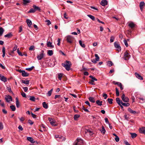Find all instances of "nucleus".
<instances>
[{
    "label": "nucleus",
    "instance_id": "nucleus-1",
    "mask_svg": "<svg viewBox=\"0 0 145 145\" xmlns=\"http://www.w3.org/2000/svg\"><path fill=\"white\" fill-rule=\"evenodd\" d=\"M62 65L67 70L69 71L71 66V63L70 61L67 60L64 63H62Z\"/></svg>",
    "mask_w": 145,
    "mask_h": 145
},
{
    "label": "nucleus",
    "instance_id": "nucleus-2",
    "mask_svg": "<svg viewBox=\"0 0 145 145\" xmlns=\"http://www.w3.org/2000/svg\"><path fill=\"white\" fill-rule=\"evenodd\" d=\"M82 131H83L85 134L89 135L90 136L92 135L93 134V132L89 129H82Z\"/></svg>",
    "mask_w": 145,
    "mask_h": 145
},
{
    "label": "nucleus",
    "instance_id": "nucleus-3",
    "mask_svg": "<svg viewBox=\"0 0 145 145\" xmlns=\"http://www.w3.org/2000/svg\"><path fill=\"white\" fill-rule=\"evenodd\" d=\"M44 55V51L43 50H42L40 54L37 55V58L38 60H40L43 58Z\"/></svg>",
    "mask_w": 145,
    "mask_h": 145
},
{
    "label": "nucleus",
    "instance_id": "nucleus-4",
    "mask_svg": "<svg viewBox=\"0 0 145 145\" xmlns=\"http://www.w3.org/2000/svg\"><path fill=\"white\" fill-rule=\"evenodd\" d=\"M83 140L80 139H77L75 141L74 145H82Z\"/></svg>",
    "mask_w": 145,
    "mask_h": 145
},
{
    "label": "nucleus",
    "instance_id": "nucleus-5",
    "mask_svg": "<svg viewBox=\"0 0 145 145\" xmlns=\"http://www.w3.org/2000/svg\"><path fill=\"white\" fill-rule=\"evenodd\" d=\"M67 42L71 43L73 41L74 39L70 35H68L66 37Z\"/></svg>",
    "mask_w": 145,
    "mask_h": 145
},
{
    "label": "nucleus",
    "instance_id": "nucleus-6",
    "mask_svg": "<svg viewBox=\"0 0 145 145\" xmlns=\"http://www.w3.org/2000/svg\"><path fill=\"white\" fill-rule=\"evenodd\" d=\"M55 137L57 139V140L59 141H61L65 140V138L61 135H55Z\"/></svg>",
    "mask_w": 145,
    "mask_h": 145
},
{
    "label": "nucleus",
    "instance_id": "nucleus-7",
    "mask_svg": "<svg viewBox=\"0 0 145 145\" xmlns=\"http://www.w3.org/2000/svg\"><path fill=\"white\" fill-rule=\"evenodd\" d=\"M130 56V55L127 51H126L124 54L123 58L125 60H127L129 58Z\"/></svg>",
    "mask_w": 145,
    "mask_h": 145
},
{
    "label": "nucleus",
    "instance_id": "nucleus-8",
    "mask_svg": "<svg viewBox=\"0 0 145 145\" xmlns=\"http://www.w3.org/2000/svg\"><path fill=\"white\" fill-rule=\"evenodd\" d=\"M121 99L122 100L125 102H128L129 101V98L127 97H125V95L124 94H123L121 96Z\"/></svg>",
    "mask_w": 145,
    "mask_h": 145
},
{
    "label": "nucleus",
    "instance_id": "nucleus-9",
    "mask_svg": "<svg viewBox=\"0 0 145 145\" xmlns=\"http://www.w3.org/2000/svg\"><path fill=\"white\" fill-rule=\"evenodd\" d=\"M5 99L6 101L7 102H9L10 101H12V97L9 95L6 96L5 97Z\"/></svg>",
    "mask_w": 145,
    "mask_h": 145
},
{
    "label": "nucleus",
    "instance_id": "nucleus-10",
    "mask_svg": "<svg viewBox=\"0 0 145 145\" xmlns=\"http://www.w3.org/2000/svg\"><path fill=\"white\" fill-rule=\"evenodd\" d=\"M114 46L118 51L119 52L121 50V48L120 46L116 42L114 43Z\"/></svg>",
    "mask_w": 145,
    "mask_h": 145
},
{
    "label": "nucleus",
    "instance_id": "nucleus-11",
    "mask_svg": "<svg viewBox=\"0 0 145 145\" xmlns=\"http://www.w3.org/2000/svg\"><path fill=\"white\" fill-rule=\"evenodd\" d=\"M48 120L49 121L50 124L52 125L55 126L56 125L55 124V121L53 120L52 118H48Z\"/></svg>",
    "mask_w": 145,
    "mask_h": 145
},
{
    "label": "nucleus",
    "instance_id": "nucleus-12",
    "mask_svg": "<svg viewBox=\"0 0 145 145\" xmlns=\"http://www.w3.org/2000/svg\"><path fill=\"white\" fill-rule=\"evenodd\" d=\"M128 26L131 28L134 27L135 26V24L132 22H129L128 23Z\"/></svg>",
    "mask_w": 145,
    "mask_h": 145
},
{
    "label": "nucleus",
    "instance_id": "nucleus-13",
    "mask_svg": "<svg viewBox=\"0 0 145 145\" xmlns=\"http://www.w3.org/2000/svg\"><path fill=\"white\" fill-rule=\"evenodd\" d=\"M0 80L4 82L7 81V78L2 76L1 74H0Z\"/></svg>",
    "mask_w": 145,
    "mask_h": 145
},
{
    "label": "nucleus",
    "instance_id": "nucleus-14",
    "mask_svg": "<svg viewBox=\"0 0 145 145\" xmlns=\"http://www.w3.org/2000/svg\"><path fill=\"white\" fill-rule=\"evenodd\" d=\"M145 6V3L144 1L141 2L140 3L139 6L141 10L142 11L143 9V7Z\"/></svg>",
    "mask_w": 145,
    "mask_h": 145
},
{
    "label": "nucleus",
    "instance_id": "nucleus-15",
    "mask_svg": "<svg viewBox=\"0 0 145 145\" xmlns=\"http://www.w3.org/2000/svg\"><path fill=\"white\" fill-rule=\"evenodd\" d=\"M101 4L103 6H105L107 4V1L106 0H103L101 1Z\"/></svg>",
    "mask_w": 145,
    "mask_h": 145
},
{
    "label": "nucleus",
    "instance_id": "nucleus-16",
    "mask_svg": "<svg viewBox=\"0 0 145 145\" xmlns=\"http://www.w3.org/2000/svg\"><path fill=\"white\" fill-rule=\"evenodd\" d=\"M135 75L136 77L138 79H140V80H143V78L139 74L135 73Z\"/></svg>",
    "mask_w": 145,
    "mask_h": 145
},
{
    "label": "nucleus",
    "instance_id": "nucleus-17",
    "mask_svg": "<svg viewBox=\"0 0 145 145\" xmlns=\"http://www.w3.org/2000/svg\"><path fill=\"white\" fill-rule=\"evenodd\" d=\"M26 22L28 26L30 27L32 25V23L31 21L27 19L26 20Z\"/></svg>",
    "mask_w": 145,
    "mask_h": 145
},
{
    "label": "nucleus",
    "instance_id": "nucleus-18",
    "mask_svg": "<svg viewBox=\"0 0 145 145\" xmlns=\"http://www.w3.org/2000/svg\"><path fill=\"white\" fill-rule=\"evenodd\" d=\"M33 7L34 9L35 10V11L38 10V11H40L41 10V9L40 7H38L37 6L35 5H33Z\"/></svg>",
    "mask_w": 145,
    "mask_h": 145
},
{
    "label": "nucleus",
    "instance_id": "nucleus-19",
    "mask_svg": "<svg viewBox=\"0 0 145 145\" xmlns=\"http://www.w3.org/2000/svg\"><path fill=\"white\" fill-rule=\"evenodd\" d=\"M128 110L129 112L133 114H135L137 113L136 111L132 110L130 108H129Z\"/></svg>",
    "mask_w": 145,
    "mask_h": 145
},
{
    "label": "nucleus",
    "instance_id": "nucleus-20",
    "mask_svg": "<svg viewBox=\"0 0 145 145\" xmlns=\"http://www.w3.org/2000/svg\"><path fill=\"white\" fill-rule=\"evenodd\" d=\"M140 132L145 134V127H142L140 129Z\"/></svg>",
    "mask_w": 145,
    "mask_h": 145
},
{
    "label": "nucleus",
    "instance_id": "nucleus-21",
    "mask_svg": "<svg viewBox=\"0 0 145 145\" xmlns=\"http://www.w3.org/2000/svg\"><path fill=\"white\" fill-rule=\"evenodd\" d=\"M47 46L48 47H49L51 48H53L54 47V46L52 45V43L50 41L47 42Z\"/></svg>",
    "mask_w": 145,
    "mask_h": 145
},
{
    "label": "nucleus",
    "instance_id": "nucleus-22",
    "mask_svg": "<svg viewBox=\"0 0 145 145\" xmlns=\"http://www.w3.org/2000/svg\"><path fill=\"white\" fill-rule=\"evenodd\" d=\"M27 139L32 143H34L35 142L34 141L33 139L31 137H28L27 138Z\"/></svg>",
    "mask_w": 145,
    "mask_h": 145
},
{
    "label": "nucleus",
    "instance_id": "nucleus-23",
    "mask_svg": "<svg viewBox=\"0 0 145 145\" xmlns=\"http://www.w3.org/2000/svg\"><path fill=\"white\" fill-rule=\"evenodd\" d=\"M22 75L24 77L27 76L29 75V74L26 72L25 71H23L22 73Z\"/></svg>",
    "mask_w": 145,
    "mask_h": 145
},
{
    "label": "nucleus",
    "instance_id": "nucleus-24",
    "mask_svg": "<svg viewBox=\"0 0 145 145\" xmlns=\"http://www.w3.org/2000/svg\"><path fill=\"white\" fill-rule=\"evenodd\" d=\"M12 36V35L11 33L7 34L4 36L5 37H7L8 38H10Z\"/></svg>",
    "mask_w": 145,
    "mask_h": 145
},
{
    "label": "nucleus",
    "instance_id": "nucleus-25",
    "mask_svg": "<svg viewBox=\"0 0 145 145\" xmlns=\"http://www.w3.org/2000/svg\"><path fill=\"white\" fill-rule=\"evenodd\" d=\"M16 105L17 108H18L20 106V103L18 101V99L17 98H16Z\"/></svg>",
    "mask_w": 145,
    "mask_h": 145
},
{
    "label": "nucleus",
    "instance_id": "nucleus-26",
    "mask_svg": "<svg viewBox=\"0 0 145 145\" xmlns=\"http://www.w3.org/2000/svg\"><path fill=\"white\" fill-rule=\"evenodd\" d=\"M100 131H101V133H102L103 134H105V133L106 131V130L105 129L104 127L103 126H102V129L100 130Z\"/></svg>",
    "mask_w": 145,
    "mask_h": 145
},
{
    "label": "nucleus",
    "instance_id": "nucleus-27",
    "mask_svg": "<svg viewBox=\"0 0 145 145\" xmlns=\"http://www.w3.org/2000/svg\"><path fill=\"white\" fill-rule=\"evenodd\" d=\"M116 85H118L119 87H120V89L121 90H122L123 89V88L122 87V84L121 83L119 82H117V83H116Z\"/></svg>",
    "mask_w": 145,
    "mask_h": 145
},
{
    "label": "nucleus",
    "instance_id": "nucleus-28",
    "mask_svg": "<svg viewBox=\"0 0 145 145\" xmlns=\"http://www.w3.org/2000/svg\"><path fill=\"white\" fill-rule=\"evenodd\" d=\"M102 101H100L99 100H97L96 101V103L98 105L100 106L102 105Z\"/></svg>",
    "mask_w": 145,
    "mask_h": 145
},
{
    "label": "nucleus",
    "instance_id": "nucleus-29",
    "mask_svg": "<svg viewBox=\"0 0 145 145\" xmlns=\"http://www.w3.org/2000/svg\"><path fill=\"white\" fill-rule=\"evenodd\" d=\"M47 54L49 56H51L53 54V52L52 50H48Z\"/></svg>",
    "mask_w": 145,
    "mask_h": 145
},
{
    "label": "nucleus",
    "instance_id": "nucleus-30",
    "mask_svg": "<svg viewBox=\"0 0 145 145\" xmlns=\"http://www.w3.org/2000/svg\"><path fill=\"white\" fill-rule=\"evenodd\" d=\"M89 99L92 103H94L95 102V99L93 97H90L89 98Z\"/></svg>",
    "mask_w": 145,
    "mask_h": 145
},
{
    "label": "nucleus",
    "instance_id": "nucleus-31",
    "mask_svg": "<svg viewBox=\"0 0 145 145\" xmlns=\"http://www.w3.org/2000/svg\"><path fill=\"white\" fill-rule=\"evenodd\" d=\"M53 90V89H52L48 92L47 94V95L48 96H50L51 95Z\"/></svg>",
    "mask_w": 145,
    "mask_h": 145
},
{
    "label": "nucleus",
    "instance_id": "nucleus-32",
    "mask_svg": "<svg viewBox=\"0 0 145 145\" xmlns=\"http://www.w3.org/2000/svg\"><path fill=\"white\" fill-rule=\"evenodd\" d=\"M42 105L43 107L45 108H48V105L45 102H43L42 103Z\"/></svg>",
    "mask_w": 145,
    "mask_h": 145
},
{
    "label": "nucleus",
    "instance_id": "nucleus-33",
    "mask_svg": "<svg viewBox=\"0 0 145 145\" xmlns=\"http://www.w3.org/2000/svg\"><path fill=\"white\" fill-rule=\"evenodd\" d=\"M130 134L132 138H134L136 137L137 136V135L135 133H130Z\"/></svg>",
    "mask_w": 145,
    "mask_h": 145
},
{
    "label": "nucleus",
    "instance_id": "nucleus-34",
    "mask_svg": "<svg viewBox=\"0 0 145 145\" xmlns=\"http://www.w3.org/2000/svg\"><path fill=\"white\" fill-rule=\"evenodd\" d=\"M4 31V29L1 27H0V35H2Z\"/></svg>",
    "mask_w": 145,
    "mask_h": 145
},
{
    "label": "nucleus",
    "instance_id": "nucleus-35",
    "mask_svg": "<svg viewBox=\"0 0 145 145\" xmlns=\"http://www.w3.org/2000/svg\"><path fill=\"white\" fill-rule=\"evenodd\" d=\"M29 80H22V83H24V84H28L29 83Z\"/></svg>",
    "mask_w": 145,
    "mask_h": 145
},
{
    "label": "nucleus",
    "instance_id": "nucleus-36",
    "mask_svg": "<svg viewBox=\"0 0 145 145\" xmlns=\"http://www.w3.org/2000/svg\"><path fill=\"white\" fill-rule=\"evenodd\" d=\"M89 77L92 79L91 81L94 82V81H97V79L95 77H93L92 76H90Z\"/></svg>",
    "mask_w": 145,
    "mask_h": 145
},
{
    "label": "nucleus",
    "instance_id": "nucleus-37",
    "mask_svg": "<svg viewBox=\"0 0 145 145\" xmlns=\"http://www.w3.org/2000/svg\"><path fill=\"white\" fill-rule=\"evenodd\" d=\"M121 104L124 106H129V103H123V102H122L121 101Z\"/></svg>",
    "mask_w": 145,
    "mask_h": 145
},
{
    "label": "nucleus",
    "instance_id": "nucleus-38",
    "mask_svg": "<svg viewBox=\"0 0 145 145\" xmlns=\"http://www.w3.org/2000/svg\"><path fill=\"white\" fill-rule=\"evenodd\" d=\"M2 52L3 53L2 57H4L5 56V48L4 47H3L2 48Z\"/></svg>",
    "mask_w": 145,
    "mask_h": 145
},
{
    "label": "nucleus",
    "instance_id": "nucleus-39",
    "mask_svg": "<svg viewBox=\"0 0 145 145\" xmlns=\"http://www.w3.org/2000/svg\"><path fill=\"white\" fill-rule=\"evenodd\" d=\"M79 43L80 45L82 47L84 48L85 47V45L84 44L82 43V41L81 40H79Z\"/></svg>",
    "mask_w": 145,
    "mask_h": 145
},
{
    "label": "nucleus",
    "instance_id": "nucleus-40",
    "mask_svg": "<svg viewBox=\"0 0 145 145\" xmlns=\"http://www.w3.org/2000/svg\"><path fill=\"white\" fill-rule=\"evenodd\" d=\"M80 117V115L78 114H75L74 116V119L75 120H77L78 118Z\"/></svg>",
    "mask_w": 145,
    "mask_h": 145
},
{
    "label": "nucleus",
    "instance_id": "nucleus-41",
    "mask_svg": "<svg viewBox=\"0 0 145 145\" xmlns=\"http://www.w3.org/2000/svg\"><path fill=\"white\" fill-rule=\"evenodd\" d=\"M116 101L117 103L119 105H120L121 104V101L119 98H117L116 99Z\"/></svg>",
    "mask_w": 145,
    "mask_h": 145
},
{
    "label": "nucleus",
    "instance_id": "nucleus-42",
    "mask_svg": "<svg viewBox=\"0 0 145 145\" xmlns=\"http://www.w3.org/2000/svg\"><path fill=\"white\" fill-rule=\"evenodd\" d=\"M87 16L88 17H89L92 20H95V18L93 16L91 15H88Z\"/></svg>",
    "mask_w": 145,
    "mask_h": 145
},
{
    "label": "nucleus",
    "instance_id": "nucleus-43",
    "mask_svg": "<svg viewBox=\"0 0 145 145\" xmlns=\"http://www.w3.org/2000/svg\"><path fill=\"white\" fill-rule=\"evenodd\" d=\"M10 108L13 111H14L16 110V108L14 106L12 105L10 106Z\"/></svg>",
    "mask_w": 145,
    "mask_h": 145
},
{
    "label": "nucleus",
    "instance_id": "nucleus-44",
    "mask_svg": "<svg viewBox=\"0 0 145 145\" xmlns=\"http://www.w3.org/2000/svg\"><path fill=\"white\" fill-rule=\"evenodd\" d=\"M63 74L62 73H59L58 74V79L60 80H61V78Z\"/></svg>",
    "mask_w": 145,
    "mask_h": 145
},
{
    "label": "nucleus",
    "instance_id": "nucleus-45",
    "mask_svg": "<svg viewBox=\"0 0 145 145\" xmlns=\"http://www.w3.org/2000/svg\"><path fill=\"white\" fill-rule=\"evenodd\" d=\"M139 99L141 100L140 101V103H143L145 102V99L143 98H139Z\"/></svg>",
    "mask_w": 145,
    "mask_h": 145
},
{
    "label": "nucleus",
    "instance_id": "nucleus-46",
    "mask_svg": "<svg viewBox=\"0 0 145 145\" xmlns=\"http://www.w3.org/2000/svg\"><path fill=\"white\" fill-rule=\"evenodd\" d=\"M95 56L96 57L95 60L96 61H98L99 59V57L97 54H95Z\"/></svg>",
    "mask_w": 145,
    "mask_h": 145
},
{
    "label": "nucleus",
    "instance_id": "nucleus-47",
    "mask_svg": "<svg viewBox=\"0 0 145 145\" xmlns=\"http://www.w3.org/2000/svg\"><path fill=\"white\" fill-rule=\"evenodd\" d=\"M23 2L24 4H26L27 3H30V1L29 0H23Z\"/></svg>",
    "mask_w": 145,
    "mask_h": 145
},
{
    "label": "nucleus",
    "instance_id": "nucleus-48",
    "mask_svg": "<svg viewBox=\"0 0 145 145\" xmlns=\"http://www.w3.org/2000/svg\"><path fill=\"white\" fill-rule=\"evenodd\" d=\"M34 68V67L32 66L31 67L26 68L25 69L26 70L28 71H31V70H32Z\"/></svg>",
    "mask_w": 145,
    "mask_h": 145
},
{
    "label": "nucleus",
    "instance_id": "nucleus-49",
    "mask_svg": "<svg viewBox=\"0 0 145 145\" xmlns=\"http://www.w3.org/2000/svg\"><path fill=\"white\" fill-rule=\"evenodd\" d=\"M108 102L110 104H111L112 103L113 99H112L108 98L107 99Z\"/></svg>",
    "mask_w": 145,
    "mask_h": 145
},
{
    "label": "nucleus",
    "instance_id": "nucleus-50",
    "mask_svg": "<svg viewBox=\"0 0 145 145\" xmlns=\"http://www.w3.org/2000/svg\"><path fill=\"white\" fill-rule=\"evenodd\" d=\"M114 36H111V37H110V42H113L114 41Z\"/></svg>",
    "mask_w": 145,
    "mask_h": 145
},
{
    "label": "nucleus",
    "instance_id": "nucleus-51",
    "mask_svg": "<svg viewBox=\"0 0 145 145\" xmlns=\"http://www.w3.org/2000/svg\"><path fill=\"white\" fill-rule=\"evenodd\" d=\"M116 95L117 96H118L119 95V92L117 88L116 89Z\"/></svg>",
    "mask_w": 145,
    "mask_h": 145
},
{
    "label": "nucleus",
    "instance_id": "nucleus-52",
    "mask_svg": "<svg viewBox=\"0 0 145 145\" xmlns=\"http://www.w3.org/2000/svg\"><path fill=\"white\" fill-rule=\"evenodd\" d=\"M29 100L32 101H34L35 100V98L34 97L31 96L30 97Z\"/></svg>",
    "mask_w": 145,
    "mask_h": 145
},
{
    "label": "nucleus",
    "instance_id": "nucleus-53",
    "mask_svg": "<svg viewBox=\"0 0 145 145\" xmlns=\"http://www.w3.org/2000/svg\"><path fill=\"white\" fill-rule=\"evenodd\" d=\"M36 11L34 9L32 8L29 11L28 13H34Z\"/></svg>",
    "mask_w": 145,
    "mask_h": 145
},
{
    "label": "nucleus",
    "instance_id": "nucleus-54",
    "mask_svg": "<svg viewBox=\"0 0 145 145\" xmlns=\"http://www.w3.org/2000/svg\"><path fill=\"white\" fill-rule=\"evenodd\" d=\"M108 64L109 66L110 67L113 65V63L111 61H108Z\"/></svg>",
    "mask_w": 145,
    "mask_h": 145
},
{
    "label": "nucleus",
    "instance_id": "nucleus-55",
    "mask_svg": "<svg viewBox=\"0 0 145 145\" xmlns=\"http://www.w3.org/2000/svg\"><path fill=\"white\" fill-rule=\"evenodd\" d=\"M3 128V126L2 122H0V129L2 130Z\"/></svg>",
    "mask_w": 145,
    "mask_h": 145
},
{
    "label": "nucleus",
    "instance_id": "nucleus-56",
    "mask_svg": "<svg viewBox=\"0 0 145 145\" xmlns=\"http://www.w3.org/2000/svg\"><path fill=\"white\" fill-rule=\"evenodd\" d=\"M17 52L18 53V54L19 55L21 56H23V55L22 54V53L21 52L19 51V48H18L17 49Z\"/></svg>",
    "mask_w": 145,
    "mask_h": 145
},
{
    "label": "nucleus",
    "instance_id": "nucleus-57",
    "mask_svg": "<svg viewBox=\"0 0 145 145\" xmlns=\"http://www.w3.org/2000/svg\"><path fill=\"white\" fill-rule=\"evenodd\" d=\"M45 22L47 23V24L49 25L51 24V22L49 20H45Z\"/></svg>",
    "mask_w": 145,
    "mask_h": 145
},
{
    "label": "nucleus",
    "instance_id": "nucleus-58",
    "mask_svg": "<svg viewBox=\"0 0 145 145\" xmlns=\"http://www.w3.org/2000/svg\"><path fill=\"white\" fill-rule=\"evenodd\" d=\"M34 46H31L29 48V50H34Z\"/></svg>",
    "mask_w": 145,
    "mask_h": 145
},
{
    "label": "nucleus",
    "instance_id": "nucleus-59",
    "mask_svg": "<svg viewBox=\"0 0 145 145\" xmlns=\"http://www.w3.org/2000/svg\"><path fill=\"white\" fill-rule=\"evenodd\" d=\"M124 42V43L125 44L126 46V47H127L128 46L127 43V41L125 40H123Z\"/></svg>",
    "mask_w": 145,
    "mask_h": 145
},
{
    "label": "nucleus",
    "instance_id": "nucleus-60",
    "mask_svg": "<svg viewBox=\"0 0 145 145\" xmlns=\"http://www.w3.org/2000/svg\"><path fill=\"white\" fill-rule=\"evenodd\" d=\"M115 139L116 141L117 142H118L119 140V138L117 136H116V137L115 138Z\"/></svg>",
    "mask_w": 145,
    "mask_h": 145
},
{
    "label": "nucleus",
    "instance_id": "nucleus-61",
    "mask_svg": "<svg viewBox=\"0 0 145 145\" xmlns=\"http://www.w3.org/2000/svg\"><path fill=\"white\" fill-rule=\"evenodd\" d=\"M105 121L106 123L107 124H108L109 123V121L108 120V119L107 118H105Z\"/></svg>",
    "mask_w": 145,
    "mask_h": 145
},
{
    "label": "nucleus",
    "instance_id": "nucleus-62",
    "mask_svg": "<svg viewBox=\"0 0 145 145\" xmlns=\"http://www.w3.org/2000/svg\"><path fill=\"white\" fill-rule=\"evenodd\" d=\"M21 95L23 97H26L25 94L24 92H22L21 93Z\"/></svg>",
    "mask_w": 145,
    "mask_h": 145
},
{
    "label": "nucleus",
    "instance_id": "nucleus-63",
    "mask_svg": "<svg viewBox=\"0 0 145 145\" xmlns=\"http://www.w3.org/2000/svg\"><path fill=\"white\" fill-rule=\"evenodd\" d=\"M19 119L21 121H23L25 120V119L23 117H22L21 118H19Z\"/></svg>",
    "mask_w": 145,
    "mask_h": 145
},
{
    "label": "nucleus",
    "instance_id": "nucleus-64",
    "mask_svg": "<svg viewBox=\"0 0 145 145\" xmlns=\"http://www.w3.org/2000/svg\"><path fill=\"white\" fill-rule=\"evenodd\" d=\"M28 122L29 123V124L31 125H32L33 123V122L32 121L30 120H28Z\"/></svg>",
    "mask_w": 145,
    "mask_h": 145
}]
</instances>
